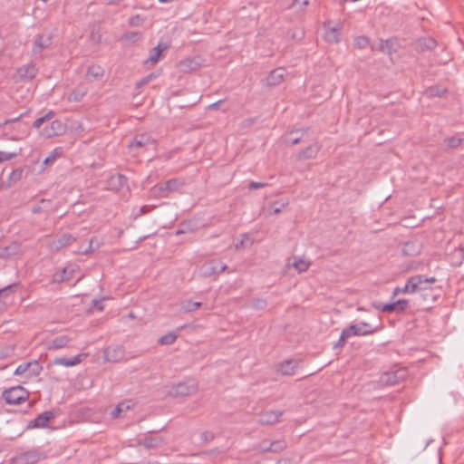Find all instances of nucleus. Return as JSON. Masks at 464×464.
Here are the masks:
<instances>
[{
  "label": "nucleus",
  "mask_w": 464,
  "mask_h": 464,
  "mask_svg": "<svg viewBox=\"0 0 464 464\" xmlns=\"http://www.w3.org/2000/svg\"><path fill=\"white\" fill-rule=\"evenodd\" d=\"M88 89L84 85L77 86L68 96V101L72 102H81L87 94Z\"/></svg>",
  "instance_id": "nucleus-26"
},
{
  "label": "nucleus",
  "mask_w": 464,
  "mask_h": 464,
  "mask_svg": "<svg viewBox=\"0 0 464 464\" xmlns=\"http://www.w3.org/2000/svg\"><path fill=\"white\" fill-rule=\"evenodd\" d=\"M16 285L15 284H12V285H9L4 288H1L0 289V295H8L11 292H12V289Z\"/></svg>",
  "instance_id": "nucleus-50"
},
{
  "label": "nucleus",
  "mask_w": 464,
  "mask_h": 464,
  "mask_svg": "<svg viewBox=\"0 0 464 464\" xmlns=\"http://www.w3.org/2000/svg\"><path fill=\"white\" fill-rule=\"evenodd\" d=\"M155 438L153 437H149V438H146L144 440V445L148 448L150 447H152L154 444L152 443V441L154 440Z\"/></svg>",
  "instance_id": "nucleus-52"
},
{
  "label": "nucleus",
  "mask_w": 464,
  "mask_h": 464,
  "mask_svg": "<svg viewBox=\"0 0 464 464\" xmlns=\"http://www.w3.org/2000/svg\"><path fill=\"white\" fill-rule=\"evenodd\" d=\"M405 377V371L404 370H398L395 372H385L382 376V382L385 383L387 385H394L398 383L401 380L404 379Z\"/></svg>",
  "instance_id": "nucleus-16"
},
{
  "label": "nucleus",
  "mask_w": 464,
  "mask_h": 464,
  "mask_svg": "<svg viewBox=\"0 0 464 464\" xmlns=\"http://www.w3.org/2000/svg\"><path fill=\"white\" fill-rule=\"evenodd\" d=\"M50 205L49 200L42 199L37 205L34 206L32 211L34 213H40L44 211H47Z\"/></svg>",
  "instance_id": "nucleus-40"
},
{
  "label": "nucleus",
  "mask_w": 464,
  "mask_h": 464,
  "mask_svg": "<svg viewBox=\"0 0 464 464\" xmlns=\"http://www.w3.org/2000/svg\"><path fill=\"white\" fill-rule=\"evenodd\" d=\"M419 282V279L417 280L416 278H411V276L410 278H408V280L406 281V284L403 287H395L393 292H392V298H394L395 296H397L398 295L400 294H413V293H416V287H417V283Z\"/></svg>",
  "instance_id": "nucleus-18"
},
{
  "label": "nucleus",
  "mask_w": 464,
  "mask_h": 464,
  "mask_svg": "<svg viewBox=\"0 0 464 464\" xmlns=\"http://www.w3.org/2000/svg\"><path fill=\"white\" fill-rule=\"evenodd\" d=\"M46 457L47 455L44 452L39 450H32L20 454L17 459L24 464H34L41 459H46Z\"/></svg>",
  "instance_id": "nucleus-11"
},
{
  "label": "nucleus",
  "mask_w": 464,
  "mask_h": 464,
  "mask_svg": "<svg viewBox=\"0 0 464 464\" xmlns=\"http://www.w3.org/2000/svg\"><path fill=\"white\" fill-rule=\"evenodd\" d=\"M102 300H93V306L98 307L99 310H102L103 306L102 305Z\"/></svg>",
  "instance_id": "nucleus-58"
},
{
  "label": "nucleus",
  "mask_w": 464,
  "mask_h": 464,
  "mask_svg": "<svg viewBox=\"0 0 464 464\" xmlns=\"http://www.w3.org/2000/svg\"><path fill=\"white\" fill-rule=\"evenodd\" d=\"M288 205V202L285 201V202H280V201H276L274 202L272 205H271V208H272V210L271 212L273 214H278L282 211V209L286 207Z\"/></svg>",
  "instance_id": "nucleus-44"
},
{
  "label": "nucleus",
  "mask_w": 464,
  "mask_h": 464,
  "mask_svg": "<svg viewBox=\"0 0 464 464\" xmlns=\"http://www.w3.org/2000/svg\"><path fill=\"white\" fill-rule=\"evenodd\" d=\"M141 34L138 32H128L123 35V38L130 42H136L140 39Z\"/></svg>",
  "instance_id": "nucleus-45"
},
{
  "label": "nucleus",
  "mask_w": 464,
  "mask_h": 464,
  "mask_svg": "<svg viewBox=\"0 0 464 464\" xmlns=\"http://www.w3.org/2000/svg\"><path fill=\"white\" fill-rule=\"evenodd\" d=\"M134 402L130 400H126L118 403L111 411V419L125 418L130 411L134 407Z\"/></svg>",
  "instance_id": "nucleus-10"
},
{
  "label": "nucleus",
  "mask_w": 464,
  "mask_h": 464,
  "mask_svg": "<svg viewBox=\"0 0 464 464\" xmlns=\"http://www.w3.org/2000/svg\"><path fill=\"white\" fill-rule=\"evenodd\" d=\"M42 370L43 367L40 365L39 362L34 360L18 365L14 374L16 376H21L25 380H29L38 376Z\"/></svg>",
  "instance_id": "nucleus-2"
},
{
  "label": "nucleus",
  "mask_w": 464,
  "mask_h": 464,
  "mask_svg": "<svg viewBox=\"0 0 464 464\" xmlns=\"http://www.w3.org/2000/svg\"><path fill=\"white\" fill-rule=\"evenodd\" d=\"M320 150V146L316 143L308 146L306 149L300 151L298 158L300 160H308L314 159L316 157L318 151Z\"/></svg>",
  "instance_id": "nucleus-27"
},
{
  "label": "nucleus",
  "mask_w": 464,
  "mask_h": 464,
  "mask_svg": "<svg viewBox=\"0 0 464 464\" xmlns=\"http://www.w3.org/2000/svg\"><path fill=\"white\" fill-rule=\"evenodd\" d=\"M74 237L71 234H63L59 238L50 242V248L53 251H59L64 246L71 245Z\"/></svg>",
  "instance_id": "nucleus-19"
},
{
  "label": "nucleus",
  "mask_w": 464,
  "mask_h": 464,
  "mask_svg": "<svg viewBox=\"0 0 464 464\" xmlns=\"http://www.w3.org/2000/svg\"><path fill=\"white\" fill-rule=\"evenodd\" d=\"M177 338H178L177 334H175L174 332H169L160 338L159 343L162 345H169V344H172L176 341Z\"/></svg>",
  "instance_id": "nucleus-35"
},
{
  "label": "nucleus",
  "mask_w": 464,
  "mask_h": 464,
  "mask_svg": "<svg viewBox=\"0 0 464 464\" xmlns=\"http://www.w3.org/2000/svg\"><path fill=\"white\" fill-rule=\"evenodd\" d=\"M63 275L60 276V278H56V281H65L69 280V277L64 276V275L67 273V267H64L62 271Z\"/></svg>",
  "instance_id": "nucleus-53"
},
{
  "label": "nucleus",
  "mask_w": 464,
  "mask_h": 464,
  "mask_svg": "<svg viewBox=\"0 0 464 464\" xmlns=\"http://www.w3.org/2000/svg\"><path fill=\"white\" fill-rule=\"evenodd\" d=\"M340 28L341 27L328 28L324 34V40L330 44L339 43L340 38H339L338 32H339Z\"/></svg>",
  "instance_id": "nucleus-30"
},
{
  "label": "nucleus",
  "mask_w": 464,
  "mask_h": 464,
  "mask_svg": "<svg viewBox=\"0 0 464 464\" xmlns=\"http://www.w3.org/2000/svg\"><path fill=\"white\" fill-rule=\"evenodd\" d=\"M96 241H97V240H96V238H94V237H93V238H92V239L90 240V242H89V248H88V249H86V250H84V253H85V254H87V253L92 252V251H93V250H94V247H93L92 246H93V243H94V242H96Z\"/></svg>",
  "instance_id": "nucleus-51"
},
{
  "label": "nucleus",
  "mask_w": 464,
  "mask_h": 464,
  "mask_svg": "<svg viewBox=\"0 0 464 464\" xmlns=\"http://www.w3.org/2000/svg\"><path fill=\"white\" fill-rule=\"evenodd\" d=\"M283 411H266L259 415L258 422L261 424L271 425L279 420Z\"/></svg>",
  "instance_id": "nucleus-17"
},
{
  "label": "nucleus",
  "mask_w": 464,
  "mask_h": 464,
  "mask_svg": "<svg viewBox=\"0 0 464 464\" xmlns=\"http://www.w3.org/2000/svg\"><path fill=\"white\" fill-rule=\"evenodd\" d=\"M227 268V265L218 260H210L202 265L200 272L202 276L208 277L219 275Z\"/></svg>",
  "instance_id": "nucleus-6"
},
{
  "label": "nucleus",
  "mask_w": 464,
  "mask_h": 464,
  "mask_svg": "<svg viewBox=\"0 0 464 464\" xmlns=\"http://www.w3.org/2000/svg\"><path fill=\"white\" fill-rule=\"evenodd\" d=\"M154 140L148 134L137 135L133 140L130 143V149H140V148H154Z\"/></svg>",
  "instance_id": "nucleus-14"
},
{
  "label": "nucleus",
  "mask_w": 464,
  "mask_h": 464,
  "mask_svg": "<svg viewBox=\"0 0 464 464\" xmlns=\"http://www.w3.org/2000/svg\"><path fill=\"white\" fill-rule=\"evenodd\" d=\"M285 75V70L284 68H276L270 72L266 81L270 86H276L282 82Z\"/></svg>",
  "instance_id": "nucleus-25"
},
{
  "label": "nucleus",
  "mask_w": 464,
  "mask_h": 464,
  "mask_svg": "<svg viewBox=\"0 0 464 464\" xmlns=\"http://www.w3.org/2000/svg\"><path fill=\"white\" fill-rule=\"evenodd\" d=\"M429 94L430 95H440V92H435V89L434 88H430L429 90Z\"/></svg>",
  "instance_id": "nucleus-60"
},
{
  "label": "nucleus",
  "mask_w": 464,
  "mask_h": 464,
  "mask_svg": "<svg viewBox=\"0 0 464 464\" xmlns=\"http://www.w3.org/2000/svg\"><path fill=\"white\" fill-rule=\"evenodd\" d=\"M303 135L304 133H302V135H298V131L291 132L290 134L285 136V143L290 145L298 144L301 141Z\"/></svg>",
  "instance_id": "nucleus-38"
},
{
  "label": "nucleus",
  "mask_w": 464,
  "mask_h": 464,
  "mask_svg": "<svg viewBox=\"0 0 464 464\" xmlns=\"http://www.w3.org/2000/svg\"><path fill=\"white\" fill-rule=\"evenodd\" d=\"M145 22V18L140 14H135L129 19V24L130 26H140Z\"/></svg>",
  "instance_id": "nucleus-42"
},
{
  "label": "nucleus",
  "mask_w": 464,
  "mask_h": 464,
  "mask_svg": "<svg viewBox=\"0 0 464 464\" xmlns=\"http://www.w3.org/2000/svg\"><path fill=\"white\" fill-rule=\"evenodd\" d=\"M37 68L34 63H28L19 68L18 74L23 81H31L37 74Z\"/></svg>",
  "instance_id": "nucleus-20"
},
{
  "label": "nucleus",
  "mask_w": 464,
  "mask_h": 464,
  "mask_svg": "<svg viewBox=\"0 0 464 464\" xmlns=\"http://www.w3.org/2000/svg\"><path fill=\"white\" fill-rule=\"evenodd\" d=\"M146 208H147V207H145V206H144V207H142V208H140V214H144V213H146Z\"/></svg>",
  "instance_id": "nucleus-62"
},
{
  "label": "nucleus",
  "mask_w": 464,
  "mask_h": 464,
  "mask_svg": "<svg viewBox=\"0 0 464 464\" xmlns=\"http://www.w3.org/2000/svg\"><path fill=\"white\" fill-rule=\"evenodd\" d=\"M198 65V63L194 59H185L180 62V67L183 71H194Z\"/></svg>",
  "instance_id": "nucleus-34"
},
{
  "label": "nucleus",
  "mask_w": 464,
  "mask_h": 464,
  "mask_svg": "<svg viewBox=\"0 0 464 464\" xmlns=\"http://www.w3.org/2000/svg\"><path fill=\"white\" fill-rule=\"evenodd\" d=\"M308 3V0H294V5H300L302 6H306Z\"/></svg>",
  "instance_id": "nucleus-56"
},
{
  "label": "nucleus",
  "mask_w": 464,
  "mask_h": 464,
  "mask_svg": "<svg viewBox=\"0 0 464 464\" xmlns=\"http://www.w3.org/2000/svg\"><path fill=\"white\" fill-rule=\"evenodd\" d=\"M53 37L50 34H38L33 44L32 53L34 55L40 54L44 49L52 44Z\"/></svg>",
  "instance_id": "nucleus-9"
},
{
  "label": "nucleus",
  "mask_w": 464,
  "mask_h": 464,
  "mask_svg": "<svg viewBox=\"0 0 464 464\" xmlns=\"http://www.w3.org/2000/svg\"><path fill=\"white\" fill-rule=\"evenodd\" d=\"M61 154H62V148H55V149L52 151V153L50 154V156H48V157L44 160V163L45 165H48V164H50V163L53 162V161H54V160H55L59 155H61Z\"/></svg>",
  "instance_id": "nucleus-43"
},
{
  "label": "nucleus",
  "mask_w": 464,
  "mask_h": 464,
  "mask_svg": "<svg viewBox=\"0 0 464 464\" xmlns=\"http://www.w3.org/2000/svg\"><path fill=\"white\" fill-rule=\"evenodd\" d=\"M223 102H224V101H223V100H219V101H218V102H214V103L210 104V105L208 106V109H209V110L217 109V108H218V106H219L221 103H223Z\"/></svg>",
  "instance_id": "nucleus-54"
},
{
  "label": "nucleus",
  "mask_w": 464,
  "mask_h": 464,
  "mask_svg": "<svg viewBox=\"0 0 464 464\" xmlns=\"http://www.w3.org/2000/svg\"><path fill=\"white\" fill-rule=\"evenodd\" d=\"M168 48L167 45H162L159 44L156 47L152 48L150 52V56L147 60L144 61V63L147 65H154L156 64L161 55V53Z\"/></svg>",
  "instance_id": "nucleus-23"
},
{
  "label": "nucleus",
  "mask_w": 464,
  "mask_h": 464,
  "mask_svg": "<svg viewBox=\"0 0 464 464\" xmlns=\"http://www.w3.org/2000/svg\"><path fill=\"white\" fill-rule=\"evenodd\" d=\"M426 42L425 47L427 49H431L435 45V42L432 39H428Z\"/></svg>",
  "instance_id": "nucleus-57"
},
{
  "label": "nucleus",
  "mask_w": 464,
  "mask_h": 464,
  "mask_svg": "<svg viewBox=\"0 0 464 464\" xmlns=\"http://www.w3.org/2000/svg\"><path fill=\"white\" fill-rule=\"evenodd\" d=\"M22 252L21 246L17 242H12L9 246L0 249L1 258H9L10 256L20 255Z\"/></svg>",
  "instance_id": "nucleus-24"
},
{
  "label": "nucleus",
  "mask_w": 464,
  "mask_h": 464,
  "mask_svg": "<svg viewBox=\"0 0 464 464\" xmlns=\"http://www.w3.org/2000/svg\"><path fill=\"white\" fill-rule=\"evenodd\" d=\"M125 357V349L122 345L108 346L104 350V358L107 362H119Z\"/></svg>",
  "instance_id": "nucleus-8"
},
{
  "label": "nucleus",
  "mask_w": 464,
  "mask_h": 464,
  "mask_svg": "<svg viewBox=\"0 0 464 464\" xmlns=\"http://www.w3.org/2000/svg\"><path fill=\"white\" fill-rule=\"evenodd\" d=\"M445 141L450 148H457L459 146L461 140L458 137H450L447 138Z\"/></svg>",
  "instance_id": "nucleus-46"
},
{
  "label": "nucleus",
  "mask_w": 464,
  "mask_h": 464,
  "mask_svg": "<svg viewBox=\"0 0 464 464\" xmlns=\"http://www.w3.org/2000/svg\"><path fill=\"white\" fill-rule=\"evenodd\" d=\"M202 306L200 302H192L190 300L185 301L181 304V309L184 312H192Z\"/></svg>",
  "instance_id": "nucleus-36"
},
{
  "label": "nucleus",
  "mask_w": 464,
  "mask_h": 464,
  "mask_svg": "<svg viewBox=\"0 0 464 464\" xmlns=\"http://www.w3.org/2000/svg\"><path fill=\"white\" fill-rule=\"evenodd\" d=\"M16 156H17V153H15V152L0 151V163L6 161V160H10Z\"/></svg>",
  "instance_id": "nucleus-47"
},
{
  "label": "nucleus",
  "mask_w": 464,
  "mask_h": 464,
  "mask_svg": "<svg viewBox=\"0 0 464 464\" xmlns=\"http://www.w3.org/2000/svg\"><path fill=\"white\" fill-rule=\"evenodd\" d=\"M241 240L235 245L236 249L250 246L253 244V239L247 234L241 236Z\"/></svg>",
  "instance_id": "nucleus-39"
},
{
  "label": "nucleus",
  "mask_w": 464,
  "mask_h": 464,
  "mask_svg": "<svg viewBox=\"0 0 464 464\" xmlns=\"http://www.w3.org/2000/svg\"><path fill=\"white\" fill-rule=\"evenodd\" d=\"M388 44H389V41H386L385 44H382V45H381L382 51L385 52V48L388 45Z\"/></svg>",
  "instance_id": "nucleus-61"
},
{
  "label": "nucleus",
  "mask_w": 464,
  "mask_h": 464,
  "mask_svg": "<svg viewBox=\"0 0 464 464\" xmlns=\"http://www.w3.org/2000/svg\"><path fill=\"white\" fill-rule=\"evenodd\" d=\"M3 399L8 404H20L29 398V392L22 386H14L3 392Z\"/></svg>",
  "instance_id": "nucleus-1"
},
{
  "label": "nucleus",
  "mask_w": 464,
  "mask_h": 464,
  "mask_svg": "<svg viewBox=\"0 0 464 464\" xmlns=\"http://www.w3.org/2000/svg\"><path fill=\"white\" fill-rule=\"evenodd\" d=\"M411 278H416L417 280L419 279V282L417 283L416 293L420 292L423 295L427 291L431 290V285L437 281V279L433 276L427 277L422 275L412 276Z\"/></svg>",
  "instance_id": "nucleus-15"
},
{
  "label": "nucleus",
  "mask_w": 464,
  "mask_h": 464,
  "mask_svg": "<svg viewBox=\"0 0 464 464\" xmlns=\"http://www.w3.org/2000/svg\"><path fill=\"white\" fill-rule=\"evenodd\" d=\"M197 387L192 384L189 385L186 382H179L172 387L170 393L175 397H184L195 393Z\"/></svg>",
  "instance_id": "nucleus-13"
},
{
  "label": "nucleus",
  "mask_w": 464,
  "mask_h": 464,
  "mask_svg": "<svg viewBox=\"0 0 464 464\" xmlns=\"http://www.w3.org/2000/svg\"><path fill=\"white\" fill-rule=\"evenodd\" d=\"M153 78H155V75L153 73H150V75L142 78L140 81L137 82V87H142L146 84H148Z\"/></svg>",
  "instance_id": "nucleus-48"
},
{
  "label": "nucleus",
  "mask_w": 464,
  "mask_h": 464,
  "mask_svg": "<svg viewBox=\"0 0 464 464\" xmlns=\"http://www.w3.org/2000/svg\"><path fill=\"white\" fill-rule=\"evenodd\" d=\"M43 2H47L48 0H42Z\"/></svg>",
  "instance_id": "nucleus-63"
},
{
  "label": "nucleus",
  "mask_w": 464,
  "mask_h": 464,
  "mask_svg": "<svg viewBox=\"0 0 464 464\" xmlns=\"http://www.w3.org/2000/svg\"><path fill=\"white\" fill-rule=\"evenodd\" d=\"M276 464H280V462H277Z\"/></svg>",
  "instance_id": "nucleus-64"
},
{
  "label": "nucleus",
  "mask_w": 464,
  "mask_h": 464,
  "mask_svg": "<svg viewBox=\"0 0 464 464\" xmlns=\"http://www.w3.org/2000/svg\"><path fill=\"white\" fill-rule=\"evenodd\" d=\"M375 330L372 325L366 322H361L356 324H352L343 330V338H350L352 336H362L373 334Z\"/></svg>",
  "instance_id": "nucleus-3"
},
{
  "label": "nucleus",
  "mask_w": 464,
  "mask_h": 464,
  "mask_svg": "<svg viewBox=\"0 0 464 464\" xmlns=\"http://www.w3.org/2000/svg\"><path fill=\"white\" fill-rule=\"evenodd\" d=\"M301 363V360H285L278 365L277 370L284 375H293L295 373L296 369L300 367Z\"/></svg>",
  "instance_id": "nucleus-12"
},
{
  "label": "nucleus",
  "mask_w": 464,
  "mask_h": 464,
  "mask_svg": "<svg viewBox=\"0 0 464 464\" xmlns=\"http://www.w3.org/2000/svg\"><path fill=\"white\" fill-rule=\"evenodd\" d=\"M70 341L71 339L66 335L57 336L52 341L51 347L54 349L63 348Z\"/></svg>",
  "instance_id": "nucleus-32"
},
{
  "label": "nucleus",
  "mask_w": 464,
  "mask_h": 464,
  "mask_svg": "<svg viewBox=\"0 0 464 464\" xmlns=\"http://www.w3.org/2000/svg\"><path fill=\"white\" fill-rule=\"evenodd\" d=\"M286 443L283 439L271 440L268 439L264 440L258 445V450L261 452H274L278 453L285 450Z\"/></svg>",
  "instance_id": "nucleus-7"
},
{
  "label": "nucleus",
  "mask_w": 464,
  "mask_h": 464,
  "mask_svg": "<svg viewBox=\"0 0 464 464\" xmlns=\"http://www.w3.org/2000/svg\"><path fill=\"white\" fill-rule=\"evenodd\" d=\"M267 184L266 183H263V182H256V181H251L248 185V188L250 190H253V189H257V188H265L266 187Z\"/></svg>",
  "instance_id": "nucleus-49"
},
{
  "label": "nucleus",
  "mask_w": 464,
  "mask_h": 464,
  "mask_svg": "<svg viewBox=\"0 0 464 464\" xmlns=\"http://www.w3.org/2000/svg\"><path fill=\"white\" fill-rule=\"evenodd\" d=\"M369 44V38L366 36H358L354 39V45L358 49L366 48Z\"/></svg>",
  "instance_id": "nucleus-41"
},
{
  "label": "nucleus",
  "mask_w": 464,
  "mask_h": 464,
  "mask_svg": "<svg viewBox=\"0 0 464 464\" xmlns=\"http://www.w3.org/2000/svg\"><path fill=\"white\" fill-rule=\"evenodd\" d=\"M182 185V182L179 179H172L166 181L164 184L159 186V190L163 191H175L178 190Z\"/></svg>",
  "instance_id": "nucleus-29"
},
{
  "label": "nucleus",
  "mask_w": 464,
  "mask_h": 464,
  "mask_svg": "<svg viewBox=\"0 0 464 464\" xmlns=\"http://www.w3.org/2000/svg\"><path fill=\"white\" fill-rule=\"evenodd\" d=\"M54 418V413L53 411H44L40 414L37 418H35L31 423L29 427L35 428H44L47 426L48 422Z\"/></svg>",
  "instance_id": "nucleus-21"
},
{
  "label": "nucleus",
  "mask_w": 464,
  "mask_h": 464,
  "mask_svg": "<svg viewBox=\"0 0 464 464\" xmlns=\"http://www.w3.org/2000/svg\"><path fill=\"white\" fill-rule=\"evenodd\" d=\"M66 124L60 120L53 121L49 125H46L40 132V134L46 139L59 136L66 131Z\"/></svg>",
  "instance_id": "nucleus-5"
},
{
  "label": "nucleus",
  "mask_w": 464,
  "mask_h": 464,
  "mask_svg": "<svg viewBox=\"0 0 464 464\" xmlns=\"http://www.w3.org/2000/svg\"><path fill=\"white\" fill-rule=\"evenodd\" d=\"M346 339L347 338H343V333H342L341 336H340L338 342L336 343V344L334 345V347L336 348V347L343 346Z\"/></svg>",
  "instance_id": "nucleus-55"
},
{
  "label": "nucleus",
  "mask_w": 464,
  "mask_h": 464,
  "mask_svg": "<svg viewBox=\"0 0 464 464\" xmlns=\"http://www.w3.org/2000/svg\"><path fill=\"white\" fill-rule=\"evenodd\" d=\"M84 356H85L84 354H78V355L71 357V358H64V357L55 358L53 360V364L62 365L64 367L75 366L82 362V358Z\"/></svg>",
  "instance_id": "nucleus-22"
},
{
  "label": "nucleus",
  "mask_w": 464,
  "mask_h": 464,
  "mask_svg": "<svg viewBox=\"0 0 464 464\" xmlns=\"http://www.w3.org/2000/svg\"><path fill=\"white\" fill-rule=\"evenodd\" d=\"M292 266L298 271V273H303L309 268L310 262L302 258H295V261L292 264Z\"/></svg>",
  "instance_id": "nucleus-33"
},
{
  "label": "nucleus",
  "mask_w": 464,
  "mask_h": 464,
  "mask_svg": "<svg viewBox=\"0 0 464 464\" xmlns=\"http://www.w3.org/2000/svg\"><path fill=\"white\" fill-rule=\"evenodd\" d=\"M103 75V70L99 65H91L88 67L86 76L94 80H99Z\"/></svg>",
  "instance_id": "nucleus-31"
},
{
  "label": "nucleus",
  "mask_w": 464,
  "mask_h": 464,
  "mask_svg": "<svg viewBox=\"0 0 464 464\" xmlns=\"http://www.w3.org/2000/svg\"><path fill=\"white\" fill-rule=\"evenodd\" d=\"M409 304V301L407 299H399L391 304H382L380 302H375L372 304L373 307L383 313H401L404 312Z\"/></svg>",
  "instance_id": "nucleus-4"
},
{
  "label": "nucleus",
  "mask_w": 464,
  "mask_h": 464,
  "mask_svg": "<svg viewBox=\"0 0 464 464\" xmlns=\"http://www.w3.org/2000/svg\"><path fill=\"white\" fill-rule=\"evenodd\" d=\"M22 116H23V115L21 114V115H19L18 117H16V118H14V119H11V120H6V121H5V124H7V123H9V122L16 121L20 120V119L22 118Z\"/></svg>",
  "instance_id": "nucleus-59"
},
{
  "label": "nucleus",
  "mask_w": 464,
  "mask_h": 464,
  "mask_svg": "<svg viewBox=\"0 0 464 464\" xmlns=\"http://www.w3.org/2000/svg\"><path fill=\"white\" fill-rule=\"evenodd\" d=\"M127 184V178L121 174L113 175L109 179V185L112 189H119Z\"/></svg>",
  "instance_id": "nucleus-28"
},
{
  "label": "nucleus",
  "mask_w": 464,
  "mask_h": 464,
  "mask_svg": "<svg viewBox=\"0 0 464 464\" xmlns=\"http://www.w3.org/2000/svg\"><path fill=\"white\" fill-rule=\"evenodd\" d=\"M54 115L53 111H49L45 115L36 119L33 123V127L35 129H39L44 122L51 120Z\"/></svg>",
  "instance_id": "nucleus-37"
}]
</instances>
